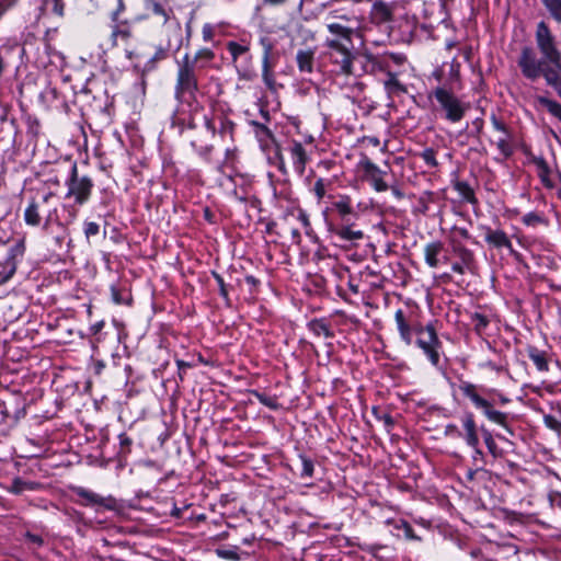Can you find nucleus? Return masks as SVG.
I'll return each mask as SVG.
<instances>
[{"label": "nucleus", "instance_id": "nucleus-1", "mask_svg": "<svg viewBox=\"0 0 561 561\" xmlns=\"http://www.w3.org/2000/svg\"><path fill=\"white\" fill-rule=\"evenodd\" d=\"M536 44L542 58L539 60L531 47H524L518 58L522 73L529 80H536L546 69L559 70L561 68V53L557 48L554 37L548 25L540 22L536 30Z\"/></svg>", "mask_w": 561, "mask_h": 561}, {"label": "nucleus", "instance_id": "nucleus-2", "mask_svg": "<svg viewBox=\"0 0 561 561\" xmlns=\"http://www.w3.org/2000/svg\"><path fill=\"white\" fill-rule=\"evenodd\" d=\"M432 95L437 102L436 112L453 124L460 122L469 110V104L445 87H437L433 90Z\"/></svg>", "mask_w": 561, "mask_h": 561}, {"label": "nucleus", "instance_id": "nucleus-3", "mask_svg": "<svg viewBox=\"0 0 561 561\" xmlns=\"http://www.w3.org/2000/svg\"><path fill=\"white\" fill-rule=\"evenodd\" d=\"M195 60H191V56L188 54H185L182 60L178 62L176 82L174 88L175 98L178 100H183L185 96H195V93L198 90Z\"/></svg>", "mask_w": 561, "mask_h": 561}, {"label": "nucleus", "instance_id": "nucleus-4", "mask_svg": "<svg viewBox=\"0 0 561 561\" xmlns=\"http://www.w3.org/2000/svg\"><path fill=\"white\" fill-rule=\"evenodd\" d=\"M324 46L329 49L330 61L337 68V72L344 76H353V62L355 55L353 44H345L337 38H327Z\"/></svg>", "mask_w": 561, "mask_h": 561}, {"label": "nucleus", "instance_id": "nucleus-5", "mask_svg": "<svg viewBox=\"0 0 561 561\" xmlns=\"http://www.w3.org/2000/svg\"><path fill=\"white\" fill-rule=\"evenodd\" d=\"M458 388L477 409H480L483 412L489 421L507 428V415L501 411L494 410L492 403L479 394L477 385L461 380Z\"/></svg>", "mask_w": 561, "mask_h": 561}, {"label": "nucleus", "instance_id": "nucleus-6", "mask_svg": "<svg viewBox=\"0 0 561 561\" xmlns=\"http://www.w3.org/2000/svg\"><path fill=\"white\" fill-rule=\"evenodd\" d=\"M417 339L416 345L423 351L430 363L437 367L440 358L442 342L438 339L437 332L432 323L425 327L415 328Z\"/></svg>", "mask_w": 561, "mask_h": 561}, {"label": "nucleus", "instance_id": "nucleus-7", "mask_svg": "<svg viewBox=\"0 0 561 561\" xmlns=\"http://www.w3.org/2000/svg\"><path fill=\"white\" fill-rule=\"evenodd\" d=\"M66 198H73L75 204L81 206L90 199L93 182L87 175L79 176L77 164L73 163L70 168V174L66 180Z\"/></svg>", "mask_w": 561, "mask_h": 561}, {"label": "nucleus", "instance_id": "nucleus-8", "mask_svg": "<svg viewBox=\"0 0 561 561\" xmlns=\"http://www.w3.org/2000/svg\"><path fill=\"white\" fill-rule=\"evenodd\" d=\"M490 121L493 129L499 134L491 142L497 148L503 158L507 159L514 153V135L496 115L492 114Z\"/></svg>", "mask_w": 561, "mask_h": 561}, {"label": "nucleus", "instance_id": "nucleus-9", "mask_svg": "<svg viewBox=\"0 0 561 561\" xmlns=\"http://www.w3.org/2000/svg\"><path fill=\"white\" fill-rule=\"evenodd\" d=\"M360 170L364 172L365 178L370 182L371 186L377 192H385L388 190V184L383 181L386 174L377 164L370 159L364 157L358 163Z\"/></svg>", "mask_w": 561, "mask_h": 561}, {"label": "nucleus", "instance_id": "nucleus-10", "mask_svg": "<svg viewBox=\"0 0 561 561\" xmlns=\"http://www.w3.org/2000/svg\"><path fill=\"white\" fill-rule=\"evenodd\" d=\"M64 208L68 210V219L65 224L61 222L57 216H54L56 213V208H54L53 210L51 209L47 210L46 218H45V221L43 225V229L45 231L49 230L50 224H53V222L57 224V226L61 228L62 232L54 238L55 243L58 247L62 245L65 239L68 236V230H67L66 226L71 224L77 217V209L73 206L65 205Z\"/></svg>", "mask_w": 561, "mask_h": 561}, {"label": "nucleus", "instance_id": "nucleus-11", "mask_svg": "<svg viewBox=\"0 0 561 561\" xmlns=\"http://www.w3.org/2000/svg\"><path fill=\"white\" fill-rule=\"evenodd\" d=\"M53 193L45 194L39 201L32 199L24 209V221L27 226L38 227L43 220L44 206L53 198Z\"/></svg>", "mask_w": 561, "mask_h": 561}, {"label": "nucleus", "instance_id": "nucleus-12", "mask_svg": "<svg viewBox=\"0 0 561 561\" xmlns=\"http://www.w3.org/2000/svg\"><path fill=\"white\" fill-rule=\"evenodd\" d=\"M24 252H25L24 240H19L14 245H12L9 249V252H8V255L5 259V265H4L5 273L3 275H2V273H0L1 282H7L8 279H10L13 276V274L16 271L18 259L22 257Z\"/></svg>", "mask_w": 561, "mask_h": 561}, {"label": "nucleus", "instance_id": "nucleus-13", "mask_svg": "<svg viewBox=\"0 0 561 561\" xmlns=\"http://www.w3.org/2000/svg\"><path fill=\"white\" fill-rule=\"evenodd\" d=\"M289 156L293 162L295 171L302 175L306 170L307 162L309 160L306 149L302 144L297 140H291L288 147Z\"/></svg>", "mask_w": 561, "mask_h": 561}, {"label": "nucleus", "instance_id": "nucleus-14", "mask_svg": "<svg viewBox=\"0 0 561 561\" xmlns=\"http://www.w3.org/2000/svg\"><path fill=\"white\" fill-rule=\"evenodd\" d=\"M327 30L333 36L332 38H337L345 44H353V35L355 33V27L351 24H344L337 21H330L325 23Z\"/></svg>", "mask_w": 561, "mask_h": 561}, {"label": "nucleus", "instance_id": "nucleus-15", "mask_svg": "<svg viewBox=\"0 0 561 561\" xmlns=\"http://www.w3.org/2000/svg\"><path fill=\"white\" fill-rule=\"evenodd\" d=\"M335 236L343 241H358L364 239V232L359 229H355L354 224L343 222L337 227L330 229Z\"/></svg>", "mask_w": 561, "mask_h": 561}, {"label": "nucleus", "instance_id": "nucleus-16", "mask_svg": "<svg viewBox=\"0 0 561 561\" xmlns=\"http://www.w3.org/2000/svg\"><path fill=\"white\" fill-rule=\"evenodd\" d=\"M393 9V4L383 1H376L371 7L370 14L375 22L386 23L392 20Z\"/></svg>", "mask_w": 561, "mask_h": 561}, {"label": "nucleus", "instance_id": "nucleus-17", "mask_svg": "<svg viewBox=\"0 0 561 561\" xmlns=\"http://www.w3.org/2000/svg\"><path fill=\"white\" fill-rule=\"evenodd\" d=\"M485 241L495 248H505L513 252L512 242L503 230L485 228Z\"/></svg>", "mask_w": 561, "mask_h": 561}, {"label": "nucleus", "instance_id": "nucleus-18", "mask_svg": "<svg viewBox=\"0 0 561 561\" xmlns=\"http://www.w3.org/2000/svg\"><path fill=\"white\" fill-rule=\"evenodd\" d=\"M444 250V244L440 241H433L427 243L424 247V260L425 263L432 267L436 268L439 265V255Z\"/></svg>", "mask_w": 561, "mask_h": 561}, {"label": "nucleus", "instance_id": "nucleus-19", "mask_svg": "<svg viewBox=\"0 0 561 561\" xmlns=\"http://www.w3.org/2000/svg\"><path fill=\"white\" fill-rule=\"evenodd\" d=\"M396 324L400 334L401 340L410 345L412 343V333L415 332V329H412L409 322L405 319L404 312L402 309H398L394 313Z\"/></svg>", "mask_w": 561, "mask_h": 561}, {"label": "nucleus", "instance_id": "nucleus-20", "mask_svg": "<svg viewBox=\"0 0 561 561\" xmlns=\"http://www.w3.org/2000/svg\"><path fill=\"white\" fill-rule=\"evenodd\" d=\"M112 27L111 41L113 46H117L121 43H127L131 37V30L129 24L125 22H114Z\"/></svg>", "mask_w": 561, "mask_h": 561}, {"label": "nucleus", "instance_id": "nucleus-21", "mask_svg": "<svg viewBox=\"0 0 561 561\" xmlns=\"http://www.w3.org/2000/svg\"><path fill=\"white\" fill-rule=\"evenodd\" d=\"M296 62L300 72L311 73L313 71L314 50L311 48L299 49L296 54Z\"/></svg>", "mask_w": 561, "mask_h": 561}, {"label": "nucleus", "instance_id": "nucleus-22", "mask_svg": "<svg viewBox=\"0 0 561 561\" xmlns=\"http://www.w3.org/2000/svg\"><path fill=\"white\" fill-rule=\"evenodd\" d=\"M462 426L466 431L465 438L467 444L472 448H477V446L479 445V437L477 434L473 415L471 413L465 415L462 420Z\"/></svg>", "mask_w": 561, "mask_h": 561}, {"label": "nucleus", "instance_id": "nucleus-23", "mask_svg": "<svg viewBox=\"0 0 561 561\" xmlns=\"http://www.w3.org/2000/svg\"><path fill=\"white\" fill-rule=\"evenodd\" d=\"M333 207L343 222L350 221L348 217L354 214L351 197L346 195L341 196L336 202H334Z\"/></svg>", "mask_w": 561, "mask_h": 561}, {"label": "nucleus", "instance_id": "nucleus-24", "mask_svg": "<svg viewBox=\"0 0 561 561\" xmlns=\"http://www.w3.org/2000/svg\"><path fill=\"white\" fill-rule=\"evenodd\" d=\"M76 494L84 500L85 505H105V499L103 496L84 488H77Z\"/></svg>", "mask_w": 561, "mask_h": 561}, {"label": "nucleus", "instance_id": "nucleus-25", "mask_svg": "<svg viewBox=\"0 0 561 561\" xmlns=\"http://www.w3.org/2000/svg\"><path fill=\"white\" fill-rule=\"evenodd\" d=\"M309 330L317 336H324L327 339L333 337V332L331 331L328 323L322 319H316L309 322Z\"/></svg>", "mask_w": 561, "mask_h": 561}, {"label": "nucleus", "instance_id": "nucleus-26", "mask_svg": "<svg viewBox=\"0 0 561 561\" xmlns=\"http://www.w3.org/2000/svg\"><path fill=\"white\" fill-rule=\"evenodd\" d=\"M453 251L460 260V263H462L467 270H470L474 262L473 252L461 244H455Z\"/></svg>", "mask_w": 561, "mask_h": 561}, {"label": "nucleus", "instance_id": "nucleus-27", "mask_svg": "<svg viewBox=\"0 0 561 561\" xmlns=\"http://www.w3.org/2000/svg\"><path fill=\"white\" fill-rule=\"evenodd\" d=\"M541 76L547 84L551 85L561 98V68L559 70L546 69Z\"/></svg>", "mask_w": 561, "mask_h": 561}, {"label": "nucleus", "instance_id": "nucleus-28", "mask_svg": "<svg viewBox=\"0 0 561 561\" xmlns=\"http://www.w3.org/2000/svg\"><path fill=\"white\" fill-rule=\"evenodd\" d=\"M455 190L461 196V198L470 204H477L478 199L474 195L473 188L469 185V183L463 181H458L455 183Z\"/></svg>", "mask_w": 561, "mask_h": 561}, {"label": "nucleus", "instance_id": "nucleus-29", "mask_svg": "<svg viewBox=\"0 0 561 561\" xmlns=\"http://www.w3.org/2000/svg\"><path fill=\"white\" fill-rule=\"evenodd\" d=\"M528 357L531 359V362L535 364L538 370L540 371H547L548 370V362L546 358V354L542 351H539L536 347H529L528 350Z\"/></svg>", "mask_w": 561, "mask_h": 561}, {"label": "nucleus", "instance_id": "nucleus-30", "mask_svg": "<svg viewBox=\"0 0 561 561\" xmlns=\"http://www.w3.org/2000/svg\"><path fill=\"white\" fill-rule=\"evenodd\" d=\"M169 48L164 46H157L154 54L149 60L146 62L144 70L152 71L156 68L157 62L162 61L168 58Z\"/></svg>", "mask_w": 561, "mask_h": 561}, {"label": "nucleus", "instance_id": "nucleus-31", "mask_svg": "<svg viewBox=\"0 0 561 561\" xmlns=\"http://www.w3.org/2000/svg\"><path fill=\"white\" fill-rule=\"evenodd\" d=\"M327 22L330 21H337V22H345L346 24H351L353 22H356L357 19L354 13L345 12L344 10H333L330 11L325 18Z\"/></svg>", "mask_w": 561, "mask_h": 561}, {"label": "nucleus", "instance_id": "nucleus-32", "mask_svg": "<svg viewBox=\"0 0 561 561\" xmlns=\"http://www.w3.org/2000/svg\"><path fill=\"white\" fill-rule=\"evenodd\" d=\"M534 163L538 171V176L540 178L541 182L546 184L547 186H551L549 174H550V168L547 163V161L542 157H536L534 158Z\"/></svg>", "mask_w": 561, "mask_h": 561}, {"label": "nucleus", "instance_id": "nucleus-33", "mask_svg": "<svg viewBox=\"0 0 561 561\" xmlns=\"http://www.w3.org/2000/svg\"><path fill=\"white\" fill-rule=\"evenodd\" d=\"M385 89L389 94L405 92V88L393 72H388V79L385 81Z\"/></svg>", "mask_w": 561, "mask_h": 561}, {"label": "nucleus", "instance_id": "nucleus-34", "mask_svg": "<svg viewBox=\"0 0 561 561\" xmlns=\"http://www.w3.org/2000/svg\"><path fill=\"white\" fill-rule=\"evenodd\" d=\"M538 102L548 110V112L561 122V104L546 96H539Z\"/></svg>", "mask_w": 561, "mask_h": 561}, {"label": "nucleus", "instance_id": "nucleus-35", "mask_svg": "<svg viewBox=\"0 0 561 561\" xmlns=\"http://www.w3.org/2000/svg\"><path fill=\"white\" fill-rule=\"evenodd\" d=\"M470 321L474 328V331L481 334L489 325V319L482 313L473 312L470 314Z\"/></svg>", "mask_w": 561, "mask_h": 561}, {"label": "nucleus", "instance_id": "nucleus-36", "mask_svg": "<svg viewBox=\"0 0 561 561\" xmlns=\"http://www.w3.org/2000/svg\"><path fill=\"white\" fill-rule=\"evenodd\" d=\"M262 78L264 83L271 91H276V82L272 72L271 61L262 64Z\"/></svg>", "mask_w": 561, "mask_h": 561}, {"label": "nucleus", "instance_id": "nucleus-37", "mask_svg": "<svg viewBox=\"0 0 561 561\" xmlns=\"http://www.w3.org/2000/svg\"><path fill=\"white\" fill-rule=\"evenodd\" d=\"M373 414L378 421L383 423V425L388 432H390L392 430V427L394 425V421L389 413L380 410L379 408L374 407Z\"/></svg>", "mask_w": 561, "mask_h": 561}, {"label": "nucleus", "instance_id": "nucleus-38", "mask_svg": "<svg viewBox=\"0 0 561 561\" xmlns=\"http://www.w3.org/2000/svg\"><path fill=\"white\" fill-rule=\"evenodd\" d=\"M551 16L561 23V0H542Z\"/></svg>", "mask_w": 561, "mask_h": 561}, {"label": "nucleus", "instance_id": "nucleus-39", "mask_svg": "<svg viewBox=\"0 0 561 561\" xmlns=\"http://www.w3.org/2000/svg\"><path fill=\"white\" fill-rule=\"evenodd\" d=\"M214 58V53L208 48H202L196 51L194 57H191V60H195V67L201 69L204 67L203 64H198L199 61H210Z\"/></svg>", "mask_w": 561, "mask_h": 561}, {"label": "nucleus", "instance_id": "nucleus-40", "mask_svg": "<svg viewBox=\"0 0 561 561\" xmlns=\"http://www.w3.org/2000/svg\"><path fill=\"white\" fill-rule=\"evenodd\" d=\"M148 8L152 14L160 16L162 23L165 24L169 21V11L159 2L150 1Z\"/></svg>", "mask_w": 561, "mask_h": 561}, {"label": "nucleus", "instance_id": "nucleus-41", "mask_svg": "<svg viewBox=\"0 0 561 561\" xmlns=\"http://www.w3.org/2000/svg\"><path fill=\"white\" fill-rule=\"evenodd\" d=\"M260 45L263 48L262 64H266L267 61H271L274 44L271 38L264 36L260 38Z\"/></svg>", "mask_w": 561, "mask_h": 561}, {"label": "nucleus", "instance_id": "nucleus-42", "mask_svg": "<svg viewBox=\"0 0 561 561\" xmlns=\"http://www.w3.org/2000/svg\"><path fill=\"white\" fill-rule=\"evenodd\" d=\"M301 462L300 477L301 478H311L313 476L314 466L311 459L306 456H299Z\"/></svg>", "mask_w": 561, "mask_h": 561}, {"label": "nucleus", "instance_id": "nucleus-43", "mask_svg": "<svg viewBox=\"0 0 561 561\" xmlns=\"http://www.w3.org/2000/svg\"><path fill=\"white\" fill-rule=\"evenodd\" d=\"M420 157L423 159L426 165L431 168H436L438 162L436 160V151L433 148H426L421 153Z\"/></svg>", "mask_w": 561, "mask_h": 561}, {"label": "nucleus", "instance_id": "nucleus-44", "mask_svg": "<svg viewBox=\"0 0 561 561\" xmlns=\"http://www.w3.org/2000/svg\"><path fill=\"white\" fill-rule=\"evenodd\" d=\"M522 221L526 226L536 227L537 225L542 224L545 219L540 214L530 211L523 216Z\"/></svg>", "mask_w": 561, "mask_h": 561}, {"label": "nucleus", "instance_id": "nucleus-45", "mask_svg": "<svg viewBox=\"0 0 561 561\" xmlns=\"http://www.w3.org/2000/svg\"><path fill=\"white\" fill-rule=\"evenodd\" d=\"M32 489H33V483L23 481L21 479H14L11 484L10 491L12 493L20 494L25 490H32Z\"/></svg>", "mask_w": 561, "mask_h": 561}, {"label": "nucleus", "instance_id": "nucleus-46", "mask_svg": "<svg viewBox=\"0 0 561 561\" xmlns=\"http://www.w3.org/2000/svg\"><path fill=\"white\" fill-rule=\"evenodd\" d=\"M327 186H328V184H327L325 180L322 178L318 179L314 182L312 191H313L314 195L317 196L318 201H321L324 197V195L327 193Z\"/></svg>", "mask_w": 561, "mask_h": 561}, {"label": "nucleus", "instance_id": "nucleus-47", "mask_svg": "<svg viewBox=\"0 0 561 561\" xmlns=\"http://www.w3.org/2000/svg\"><path fill=\"white\" fill-rule=\"evenodd\" d=\"M111 297L114 304L122 305V304H129L130 299L123 296L119 288H117L115 285H111Z\"/></svg>", "mask_w": 561, "mask_h": 561}, {"label": "nucleus", "instance_id": "nucleus-48", "mask_svg": "<svg viewBox=\"0 0 561 561\" xmlns=\"http://www.w3.org/2000/svg\"><path fill=\"white\" fill-rule=\"evenodd\" d=\"M100 232L99 224L94 221H88L84 224V236L87 239H90Z\"/></svg>", "mask_w": 561, "mask_h": 561}, {"label": "nucleus", "instance_id": "nucleus-49", "mask_svg": "<svg viewBox=\"0 0 561 561\" xmlns=\"http://www.w3.org/2000/svg\"><path fill=\"white\" fill-rule=\"evenodd\" d=\"M543 422L548 428L561 433V421L557 420L554 416L546 415Z\"/></svg>", "mask_w": 561, "mask_h": 561}, {"label": "nucleus", "instance_id": "nucleus-50", "mask_svg": "<svg viewBox=\"0 0 561 561\" xmlns=\"http://www.w3.org/2000/svg\"><path fill=\"white\" fill-rule=\"evenodd\" d=\"M214 277L219 286L220 296L228 302L229 296H228V290H227L226 284L224 282V278L217 273H214Z\"/></svg>", "mask_w": 561, "mask_h": 561}, {"label": "nucleus", "instance_id": "nucleus-51", "mask_svg": "<svg viewBox=\"0 0 561 561\" xmlns=\"http://www.w3.org/2000/svg\"><path fill=\"white\" fill-rule=\"evenodd\" d=\"M233 123L231 121H227V119H221L220 122V129H219V134L221 136L226 135V134H232L233 131Z\"/></svg>", "mask_w": 561, "mask_h": 561}, {"label": "nucleus", "instance_id": "nucleus-52", "mask_svg": "<svg viewBox=\"0 0 561 561\" xmlns=\"http://www.w3.org/2000/svg\"><path fill=\"white\" fill-rule=\"evenodd\" d=\"M119 445L123 449L129 450V447L133 443L131 438H129L125 433H122L118 436Z\"/></svg>", "mask_w": 561, "mask_h": 561}, {"label": "nucleus", "instance_id": "nucleus-53", "mask_svg": "<svg viewBox=\"0 0 561 561\" xmlns=\"http://www.w3.org/2000/svg\"><path fill=\"white\" fill-rule=\"evenodd\" d=\"M297 219L301 222V225L307 228L310 226L309 217L307 213L302 209H298Z\"/></svg>", "mask_w": 561, "mask_h": 561}, {"label": "nucleus", "instance_id": "nucleus-54", "mask_svg": "<svg viewBox=\"0 0 561 561\" xmlns=\"http://www.w3.org/2000/svg\"><path fill=\"white\" fill-rule=\"evenodd\" d=\"M229 50L233 56H237L244 53L245 48L237 43H230Z\"/></svg>", "mask_w": 561, "mask_h": 561}, {"label": "nucleus", "instance_id": "nucleus-55", "mask_svg": "<svg viewBox=\"0 0 561 561\" xmlns=\"http://www.w3.org/2000/svg\"><path fill=\"white\" fill-rule=\"evenodd\" d=\"M206 130L214 137L216 135V126L207 116L204 117Z\"/></svg>", "mask_w": 561, "mask_h": 561}, {"label": "nucleus", "instance_id": "nucleus-56", "mask_svg": "<svg viewBox=\"0 0 561 561\" xmlns=\"http://www.w3.org/2000/svg\"><path fill=\"white\" fill-rule=\"evenodd\" d=\"M466 268H467V267H466L462 263H460V262H455V263L451 265V270H453V272H455V273H457V274H460V275H462V274L465 273V270H466Z\"/></svg>", "mask_w": 561, "mask_h": 561}, {"label": "nucleus", "instance_id": "nucleus-57", "mask_svg": "<svg viewBox=\"0 0 561 561\" xmlns=\"http://www.w3.org/2000/svg\"><path fill=\"white\" fill-rule=\"evenodd\" d=\"M124 10V3L122 0H118V8L117 10H115L113 13H112V21L113 22H119L118 21V15L119 13Z\"/></svg>", "mask_w": 561, "mask_h": 561}, {"label": "nucleus", "instance_id": "nucleus-58", "mask_svg": "<svg viewBox=\"0 0 561 561\" xmlns=\"http://www.w3.org/2000/svg\"><path fill=\"white\" fill-rule=\"evenodd\" d=\"M286 1L287 0H262V4L267 7H277L284 4Z\"/></svg>", "mask_w": 561, "mask_h": 561}, {"label": "nucleus", "instance_id": "nucleus-59", "mask_svg": "<svg viewBox=\"0 0 561 561\" xmlns=\"http://www.w3.org/2000/svg\"><path fill=\"white\" fill-rule=\"evenodd\" d=\"M203 37L205 41H209L213 37V30L210 25H205L203 27Z\"/></svg>", "mask_w": 561, "mask_h": 561}, {"label": "nucleus", "instance_id": "nucleus-60", "mask_svg": "<svg viewBox=\"0 0 561 561\" xmlns=\"http://www.w3.org/2000/svg\"><path fill=\"white\" fill-rule=\"evenodd\" d=\"M483 366L495 371H501L503 369L502 366H497L495 363L491 360L484 363Z\"/></svg>", "mask_w": 561, "mask_h": 561}, {"label": "nucleus", "instance_id": "nucleus-61", "mask_svg": "<svg viewBox=\"0 0 561 561\" xmlns=\"http://www.w3.org/2000/svg\"><path fill=\"white\" fill-rule=\"evenodd\" d=\"M218 554L228 559H237L236 553L232 551H218Z\"/></svg>", "mask_w": 561, "mask_h": 561}, {"label": "nucleus", "instance_id": "nucleus-62", "mask_svg": "<svg viewBox=\"0 0 561 561\" xmlns=\"http://www.w3.org/2000/svg\"><path fill=\"white\" fill-rule=\"evenodd\" d=\"M0 415H1V421H3L8 416V410L5 408L4 402H2V401H0Z\"/></svg>", "mask_w": 561, "mask_h": 561}, {"label": "nucleus", "instance_id": "nucleus-63", "mask_svg": "<svg viewBox=\"0 0 561 561\" xmlns=\"http://www.w3.org/2000/svg\"><path fill=\"white\" fill-rule=\"evenodd\" d=\"M255 126L257 127V129L260 131H262L266 136H271V133H270L268 128L266 126H264L263 124L255 123Z\"/></svg>", "mask_w": 561, "mask_h": 561}, {"label": "nucleus", "instance_id": "nucleus-64", "mask_svg": "<svg viewBox=\"0 0 561 561\" xmlns=\"http://www.w3.org/2000/svg\"><path fill=\"white\" fill-rule=\"evenodd\" d=\"M64 11V8L61 4H59L58 2L55 3V7H54V12L57 13L58 15H62V12Z\"/></svg>", "mask_w": 561, "mask_h": 561}]
</instances>
